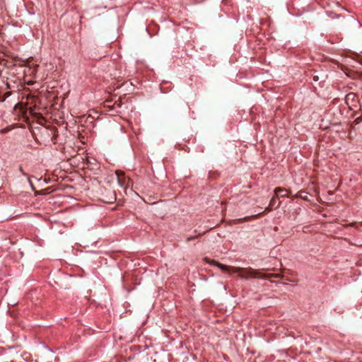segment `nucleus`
Here are the masks:
<instances>
[{
  "label": "nucleus",
  "mask_w": 362,
  "mask_h": 362,
  "mask_svg": "<svg viewBox=\"0 0 362 362\" xmlns=\"http://www.w3.org/2000/svg\"><path fill=\"white\" fill-rule=\"evenodd\" d=\"M204 260L212 265H215L220 268L222 271L224 272H231L233 273L238 274L239 277L248 279L249 278H263V279H270V278H281L284 279V276L282 274H262L259 270L254 269L251 267L243 268V267H236L227 266L223 264H221L215 260H210L209 258L205 257Z\"/></svg>",
  "instance_id": "1"
},
{
  "label": "nucleus",
  "mask_w": 362,
  "mask_h": 362,
  "mask_svg": "<svg viewBox=\"0 0 362 362\" xmlns=\"http://www.w3.org/2000/svg\"><path fill=\"white\" fill-rule=\"evenodd\" d=\"M286 192H287V189H283L281 187H276L274 189V193L276 197H287L288 195L286 193H284Z\"/></svg>",
  "instance_id": "2"
},
{
  "label": "nucleus",
  "mask_w": 362,
  "mask_h": 362,
  "mask_svg": "<svg viewBox=\"0 0 362 362\" xmlns=\"http://www.w3.org/2000/svg\"><path fill=\"white\" fill-rule=\"evenodd\" d=\"M116 174H117V178H118V182H119V184L122 186L125 185L126 178L124 177V173H122V172L117 171Z\"/></svg>",
  "instance_id": "3"
},
{
  "label": "nucleus",
  "mask_w": 362,
  "mask_h": 362,
  "mask_svg": "<svg viewBox=\"0 0 362 362\" xmlns=\"http://www.w3.org/2000/svg\"><path fill=\"white\" fill-rule=\"evenodd\" d=\"M272 209H273V208H272V207H270V206L269 205V206H268V207H267V208L265 209V210H264L262 213H259V214H258L257 215H253V216H246V217H245V218H243V220H245V221H250V220H251L252 218H255L257 217L258 216H259V215H261V214H264L265 212L271 211L272 210Z\"/></svg>",
  "instance_id": "4"
},
{
  "label": "nucleus",
  "mask_w": 362,
  "mask_h": 362,
  "mask_svg": "<svg viewBox=\"0 0 362 362\" xmlns=\"http://www.w3.org/2000/svg\"><path fill=\"white\" fill-rule=\"evenodd\" d=\"M356 99V95L354 93H349L346 96V102L347 104L349 103V101L354 102Z\"/></svg>",
  "instance_id": "5"
},
{
  "label": "nucleus",
  "mask_w": 362,
  "mask_h": 362,
  "mask_svg": "<svg viewBox=\"0 0 362 362\" xmlns=\"http://www.w3.org/2000/svg\"><path fill=\"white\" fill-rule=\"evenodd\" d=\"M275 204H276V197H274L271 199L269 205L270 206V207L273 208L275 206Z\"/></svg>",
  "instance_id": "6"
},
{
  "label": "nucleus",
  "mask_w": 362,
  "mask_h": 362,
  "mask_svg": "<svg viewBox=\"0 0 362 362\" xmlns=\"http://www.w3.org/2000/svg\"><path fill=\"white\" fill-rule=\"evenodd\" d=\"M10 95V93L7 92L5 93L4 96L2 97V98L0 100L1 102H3L6 100V98H8Z\"/></svg>",
  "instance_id": "7"
},
{
  "label": "nucleus",
  "mask_w": 362,
  "mask_h": 362,
  "mask_svg": "<svg viewBox=\"0 0 362 362\" xmlns=\"http://www.w3.org/2000/svg\"><path fill=\"white\" fill-rule=\"evenodd\" d=\"M6 64V61L4 59H0V66H5Z\"/></svg>",
  "instance_id": "8"
},
{
  "label": "nucleus",
  "mask_w": 362,
  "mask_h": 362,
  "mask_svg": "<svg viewBox=\"0 0 362 362\" xmlns=\"http://www.w3.org/2000/svg\"><path fill=\"white\" fill-rule=\"evenodd\" d=\"M197 238V236H191L187 238V242H189L192 240H194Z\"/></svg>",
  "instance_id": "9"
}]
</instances>
